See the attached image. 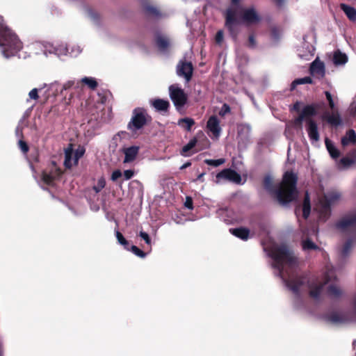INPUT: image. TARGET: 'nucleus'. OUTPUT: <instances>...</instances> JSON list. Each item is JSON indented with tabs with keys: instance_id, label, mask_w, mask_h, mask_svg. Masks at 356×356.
<instances>
[{
	"instance_id": "nucleus-21",
	"label": "nucleus",
	"mask_w": 356,
	"mask_h": 356,
	"mask_svg": "<svg viewBox=\"0 0 356 356\" xmlns=\"http://www.w3.org/2000/svg\"><path fill=\"white\" fill-rule=\"evenodd\" d=\"M251 127L248 124H242L238 128V137L243 138L245 140H248L250 137Z\"/></svg>"
},
{
	"instance_id": "nucleus-35",
	"label": "nucleus",
	"mask_w": 356,
	"mask_h": 356,
	"mask_svg": "<svg viewBox=\"0 0 356 356\" xmlns=\"http://www.w3.org/2000/svg\"><path fill=\"white\" fill-rule=\"evenodd\" d=\"M197 143V139L195 138L191 139L186 145H184L181 149V154L184 156H188L187 153L192 149Z\"/></svg>"
},
{
	"instance_id": "nucleus-49",
	"label": "nucleus",
	"mask_w": 356,
	"mask_h": 356,
	"mask_svg": "<svg viewBox=\"0 0 356 356\" xmlns=\"http://www.w3.org/2000/svg\"><path fill=\"white\" fill-rule=\"evenodd\" d=\"M74 84V81H68L61 86L60 88V93L63 92V90H66L72 88Z\"/></svg>"
},
{
	"instance_id": "nucleus-1",
	"label": "nucleus",
	"mask_w": 356,
	"mask_h": 356,
	"mask_svg": "<svg viewBox=\"0 0 356 356\" xmlns=\"http://www.w3.org/2000/svg\"><path fill=\"white\" fill-rule=\"evenodd\" d=\"M264 250L272 258V266L276 269L277 275L281 277L283 283L297 299L302 293L308 291L312 298L320 300L326 284H329V297L337 299L341 296L342 290L336 283H332L336 280L332 268L327 269L323 277L299 276L297 272L299 264L298 257L287 245L274 243L270 246L264 245Z\"/></svg>"
},
{
	"instance_id": "nucleus-5",
	"label": "nucleus",
	"mask_w": 356,
	"mask_h": 356,
	"mask_svg": "<svg viewBox=\"0 0 356 356\" xmlns=\"http://www.w3.org/2000/svg\"><path fill=\"white\" fill-rule=\"evenodd\" d=\"M340 197V193L335 191L327 192L318 197L314 209L319 213L321 220H325L328 218L330 214V206L337 202Z\"/></svg>"
},
{
	"instance_id": "nucleus-33",
	"label": "nucleus",
	"mask_w": 356,
	"mask_h": 356,
	"mask_svg": "<svg viewBox=\"0 0 356 356\" xmlns=\"http://www.w3.org/2000/svg\"><path fill=\"white\" fill-rule=\"evenodd\" d=\"M312 83V80L309 76H305L303 78L297 79L292 82L291 86V89L294 90L296 88V87L300 84H306V83Z\"/></svg>"
},
{
	"instance_id": "nucleus-29",
	"label": "nucleus",
	"mask_w": 356,
	"mask_h": 356,
	"mask_svg": "<svg viewBox=\"0 0 356 356\" xmlns=\"http://www.w3.org/2000/svg\"><path fill=\"white\" fill-rule=\"evenodd\" d=\"M311 211V206H310V200L308 193L307 192L305 194V197L303 202L302 205V214L303 217L307 219L309 214Z\"/></svg>"
},
{
	"instance_id": "nucleus-53",
	"label": "nucleus",
	"mask_w": 356,
	"mask_h": 356,
	"mask_svg": "<svg viewBox=\"0 0 356 356\" xmlns=\"http://www.w3.org/2000/svg\"><path fill=\"white\" fill-rule=\"evenodd\" d=\"M215 40L217 44H220L223 40V32L220 30L217 32Z\"/></svg>"
},
{
	"instance_id": "nucleus-25",
	"label": "nucleus",
	"mask_w": 356,
	"mask_h": 356,
	"mask_svg": "<svg viewBox=\"0 0 356 356\" xmlns=\"http://www.w3.org/2000/svg\"><path fill=\"white\" fill-rule=\"evenodd\" d=\"M356 142V134L354 130H349L345 136L341 138L343 146H347L350 144H354Z\"/></svg>"
},
{
	"instance_id": "nucleus-24",
	"label": "nucleus",
	"mask_w": 356,
	"mask_h": 356,
	"mask_svg": "<svg viewBox=\"0 0 356 356\" xmlns=\"http://www.w3.org/2000/svg\"><path fill=\"white\" fill-rule=\"evenodd\" d=\"M355 162H356V152H353L350 154L342 158L340 160V165H341L343 168H346L351 166Z\"/></svg>"
},
{
	"instance_id": "nucleus-37",
	"label": "nucleus",
	"mask_w": 356,
	"mask_h": 356,
	"mask_svg": "<svg viewBox=\"0 0 356 356\" xmlns=\"http://www.w3.org/2000/svg\"><path fill=\"white\" fill-rule=\"evenodd\" d=\"M316 113L315 108L312 105L306 106L303 108L301 114L305 117H309L314 115Z\"/></svg>"
},
{
	"instance_id": "nucleus-13",
	"label": "nucleus",
	"mask_w": 356,
	"mask_h": 356,
	"mask_svg": "<svg viewBox=\"0 0 356 356\" xmlns=\"http://www.w3.org/2000/svg\"><path fill=\"white\" fill-rule=\"evenodd\" d=\"M216 179L228 180L236 184H240L241 181V175L236 171L231 169H225L217 174Z\"/></svg>"
},
{
	"instance_id": "nucleus-61",
	"label": "nucleus",
	"mask_w": 356,
	"mask_h": 356,
	"mask_svg": "<svg viewBox=\"0 0 356 356\" xmlns=\"http://www.w3.org/2000/svg\"><path fill=\"white\" fill-rule=\"evenodd\" d=\"M272 35H273L274 38H276L277 37V31L275 29H273L272 31Z\"/></svg>"
},
{
	"instance_id": "nucleus-10",
	"label": "nucleus",
	"mask_w": 356,
	"mask_h": 356,
	"mask_svg": "<svg viewBox=\"0 0 356 356\" xmlns=\"http://www.w3.org/2000/svg\"><path fill=\"white\" fill-rule=\"evenodd\" d=\"M61 174V170L53 162L49 168L42 172L41 181L46 185H52L54 181L60 177Z\"/></svg>"
},
{
	"instance_id": "nucleus-46",
	"label": "nucleus",
	"mask_w": 356,
	"mask_h": 356,
	"mask_svg": "<svg viewBox=\"0 0 356 356\" xmlns=\"http://www.w3.org/2000/svg\"><path fill=\"white\" fill-rule=\"evenodd\" d=\"M84 150L83 149H78L74 152V163H78L79 159L83 155Z\"/></svg>"
},
{
	"instance_id": "nucleus-47",
	"label": "nucleus",
	"mask_w": 356,
	"mask_h": 356,
	"mask_svg": "<svg viewBox=\"0 0 356 356\" xmlns=\"http://www.w3.org/2000/svg\"><path fill=\"white\" fill-rule=\"evenodd\" d=\"M22 124H23V120H21L19 122V124L17 126L16 129H15V134H16L17 136L19 138H22V131H23Z\"/></svg>"
},
{
	"instance_id": "nucleus-64",
	"label": "nucleus",
	"mask_w": 356,
	"mask_h": 356,
	"mask_svg": "<svg viewBox=\"0 0 356 356\" xmlns=\"http://www.w3.org/2000/svg\"><path fill=\"white\" fill-rule=\"evenodd\" d=\"M353 346L355 347L356 346V340H354L353 342Z\"/></svg>"
},
{
	"instance_id": "nucleus-14",
	"label": "nucleus",
	"mask_w": 356,
	"mask_h": 356,
	"mask_svg": "<svg viewBox=\"0 0 356 356\" xmlns=\"http://www.w3.org/2000/svg\"><path fill=\"white\" fill-rule=\"evenodd\" d=\"M306 122V130L310 141L312 143L318 142L319 140V133L317 124L311 118H307Z\"/></svg>"
},
{
	"instance_id": "nucleus-40",
	"label": "nucleus",
	"mask_w": 356,
	"mask_h": 356,
	"mask_svg": "<svg viewBox=\"0 0 356 356\" xmlns=\"http://www.w3.org/2000/svg\"><path fill=\"white\" fill-rule=\"evenodd\" d=\"M81 52V49L79 46H72L68 47L67 56L71 57H76Z\"/></svg>"
},
{
	"instance_id": "nucleus-22",
	"label": "nucleus",
	"mask_w": 356,
	"mask_h": 356,
	"mask_svg": "<svg viewBox=\"0 0 356 356\" xmlns=\"http://www.w3.org/2000/svg\"><path fill=\"white\" fill-rule=\"evenodd\" d=\"M77 163H74V152L72 147H67L65 150V161L64 165L66 168H70Z\"/></svg>"
},
{
	"instance_id": "nucleus-31",
	"label": "nucleus",
	"mask_w": 356,
	"mask_h": 356,
	"mask_svg": "<svg viewBox=\"0 0 356 356\" xmlns=\"http://www.w3.org/2000/svg\"><path fill=\"white\" fill-rule=\"evenodd\" d=\"M325 145H326L327 149L328 150L330 156L333 159H337L339 157V152L330 140H329L328 139H326L325 140Z\"/></svg>"
},
{
	"instance_id": "nucleus-11",
	"label": "nucleus",
	"mask_w": 356,
	"mask_h": 356,
	"mask_svg": "<svg viewBox=\"0 0 356 356\" xmlns=\"http://www.w3.org/2000/svg\"><path fill=\"white\" fill-rule=\"evenodd\" d=\"M325 321L332 324H346L353 321L352 314L349 312H330L324 316Z\"/></svg>"
},
{
	"instance_id": "nucleus-59",
	"label": "nucleus",
	"mask_w": 356,
	"mask_h": 356,
	"mask_svg": "<svg viewBox=\"0 0 356 356\" xmlns=\"http://www.w3.org/2000/svg\"><path fill=\"white\" fill-rule=\"evenodd\" d=\"M191 162H186L184 164H183L181 167H180V170H184L189 166H191Z\"/></svg>"
},
{
	"instance_id": "nucleus-56",
	"label": "nucleus",
	"mask_w": 356,
	"mask_h": 356,
	"mask_svg": "<svg viewBox=\"0 0 356 356\" xmlns=\"http://www.w3.org/2000/svg\"><path fill=\"white\" fill-rule=\"evenodd\" d=\"M305 118L300 113V115L295 119L294 120V124L296 126H300L301 124H302V120L305 119Z\"/></svg>"
},
{
	"instance_id": "nucleus-42",
	"label": "nucleus",
	"mask_w": 356,
	"mask_h": 356,
	"mask_svg": "<svg viewBox=\"0 0 356 356\" xmlns=\"http://www.w3.org/2000/svg\"><path fill=\"white\" fill-rule=\"evenodd\" d=\"M105 185L106 181L104 178L102 177L98 179L97 184L93 186V189L96 193H99L102 189L104 188Z\"/></svg>"
},
{
	"instance_id": "nucleus-50",
	"label": "nucleus",
	"mask_w": 356,
	"mask_h": 356,
	"mask_svg": "<svg viewBox=\"0 0 356 356\" xmlns=\"http://www.w3.org/2000/svg\"><path fill=\"white\" fill-rule=\"evenodd\" d=\"M229 112H230V107L227 104H225L222 105L221 110L219 111V115L220 116H224Z\"/></svg>"
},
{
	"instance_id": "nucleus-12",
	"label": "nucleus",
	"mask_w": 356,
	"mask_h": 356,
	"mask_svg": "<svg viewBox=\"0 0 356 356\" xmlns=\"http://www.w3.org/2000/svg\"><path fill=\"white\" fill-rule=\"evenodd\" d=\"M193 72V67L191 62L180 60L177 65V74L184 77L186 82L191 81Z\"/></svg>"
},
{
	"instance_id": "nucleus-28",
	"label": "nucleus",
	"mask_w": 356,
	"mask_h": 356,
	"mask_svg": "<svg viewBox=\"0 0 356 356\" xmlns=\"http://www.w3.org/2000/svg\"><path fill=\"white\" fill-rule=\"evenodd\" d=\"M177 124L190 131L191 127L195 124V120L191 118H181L179 120Z\"/></svg>"
},
{
	"instance_id": "nucleus-27",
	"label": "nucleus",
	"mask_w": 356,
	"mask_h": 356,
	"mask_svg": "<svg viewBox=\"0 0 356 356\" xmlns=\"http://www.w3.org/2000/svg\"><path fill=\"white\" fill-rule=\"evenodd\" d=\"M348 61L347 56L341 52L340 51H336L333 56V62L336 65H344Z\"/></svg>"
},
{
	"instance_id": "nucleus-7",
	"label": "nucleus",
	"mask_w": 356,
	"mask_h": 356,
	"mask_svg": "<svg viewBox=\"0 0 356 356\" xmlns=\"http://www.w3.org/2000/svg\"><path fill=\"white\" fill-rule=\"evenodd\" d=\"M36 48L40 49L45 56L54 54L58 57L67 56L68 47L64 44L54 45L51 43H36Z\"/></svg>"
},
{
	"instance_id": "nucleus-20",
	"label": "nucleus",
	"mask_w": 356,
	"mask_h": 356,
	"mask_svg": "<svg viewBox=\"0 0 356 356\" xmlns=\"http://www.w3.org/2000/svg\"><path fill=\"white\" fill-rule=\"evenodd\" d=\"M229 232L235 236L242 240H247L249 238L250 231L244 227L230 229Z\"/></svg>"
},
{
	"instance_id": "nucleus-62",
	"label": "nucleus",
	"mask_w": 356,
	"mask_h": 356,
	"mask_svg": "<svg viewBox=\"0 0 356 356\" xmlns=\"http://www.w3.org/2000/svg\"><path fill=\"white\" fill-rule=\"evenodd\" d=\"M204 175V173H202V174L199 175L197 178V180H201Z\"/></svg>"
},
{
	"instance_id": "nucleus-63",
	"label": "nucleus",
	"mask_w": 356,
	"mask_h": 356,
	"mask_svg": "<svg viewBox=\"0 0 356 356\" xmlns=\"http://www.w3.org/2000/svg\"><path fill=\"white\" fill-rule=\"evenodd\" d=\"M90 17L92 19H93L94 20H95L96 19V15L94 14V13H90Z\"/></svg>"
},
{
	"instance_id": "nucleus-55",
	"label": "nucleus",
	"mask_w": 356,
	"mask_h": 356,
	"mask_svg": "<svg viewBox=\"0 0 356 356\" xmlns=\"http://www.w3.org/2000/svg\"><path fill=\"white\" fill-rule=\"evenodd\" d=\"M124 177L126 180L130 179L134 175V172L131 170H127L124 171Z\"/></svg>"
},
{
	"instance_id": "nucleus-48",
	"label": "nucleus",
	"mask_w": 356,
	"mask_h": 356,
	"mask_svg": "<svg viewBox=\"0 0 356 356\" xmlns=\"http://www.w3.org/2000/svg\"><path fill=\"white\" fill-rule=\"evenodd\" d=\"M139 236L143 238L147 245H151V239L149 234L145 232L140 231Z\"/></svg>"
},
{
	"instance_id": "nucleus-58",
	"label": "nucleus",
	"mask_w": 356,
	"mask_h": 356,
	"mask_svg": "<svg viewBox=\"0 0 356 356\" xmlns=\"http://www.w3.org/2000/svg\"><path fill=\"white\" fill-rule=\"evenodd\" d=\"M249 46L251 48H254L256 47V42L254 38L252 35L249 36Z\"/></svg>"
},
{
	"instance_id": "nucleus-15",
	"label": "nucleus",
	"mask_w": 356,
	"mask_h": 356,
	"mask_svg": "<svg viewBox=\"0 0 356 356\" xmlns=\"http://www.w3.org/2000/svg\"><path fill=\"white\" fill-rule=\"evenodd\" d=\"M207 128L208 131L212 134L213 138H219L221 133V128L220 126V120L216 115H212L209 118L207 123Z\"/></svg>"
},
{
	"instance_id": "nucleus-38",
	"label": "nucleus",
	"mask_w": 356,
	"mask_h": 356,
	"mask_svg": "<svg viewBox=\"0 0 356 356\" xmlns=\"http://www.w3.org/2000/svg\"><path fill=\"white\" fill-rule=\"evenodd\" d=\"M115 236L118 243L123 245L125 249L129 250V248L128 241L124 238L123 235L117 229L115 230Z\"/></svg>"
},
{
	"instance_id": "nucleus-4",
	"label": "nucleus",
	"mask_w": 356,
	"mask_h": 356,
	"mask_svg": "<svg viewBox=\"0 0 356 356\" xmlns=\"http://www.w3.org/2000/svg\"><path fill=\"white\" fill-rule=\"evenodd\" d=\"M0 47L3 56L6 58L14 56L22 48L17 35L3 24L0 25Z\"/></svg>"
},
{
	"instance_id": "nucleus-54",
	"label": "nucleus",
	"mask_w": 356,
	"mask_h": 356,
	"mask_svg": "<svg viewBox=\"0 0 356 356\" xmlns=\"http://www.w3.org/2000/svg\"><path fill=\"white\" fill-rule=\"evenodd\" d=\"M184 206L188 209H193V200L191 197H186V201L184 202Z\"/></svg>"
},
{
	"instance_id": "nucleus-17",
	"label": "nucleus",
	"mask_w": 356,
	"mask_h": 356,
	"mask_svg": "<svg viewBox=\"0 0 356 356\" xmlns=\"http://www.w3.org/2000/svg\"><path fill=\"white\" fill-rule=\"evenodd\" d=\"M337 227L343 231L349 227H356V212L342 218L337 223Z\"/></svg>"
},
{
	"instance_id": "nucleus-36",
	"label": "nucleus",
	"mask_w": 356,
	"mask_h": 356,
	"mask_svg": "<svg viewBox=\"0 0 356 356\" xmlns=\"http://www.w3.org/2000/svg\"><path fill=\"white\" fill-rule=\"evenodd\" d=\"M47 86H48L49 90H53V94L54 95H56L58 92L60 93V87H61V85L58 81H55L49 85H47L46 83L43 84V88H45Z\"/></svg>"
},
{
	"instance_id": "nucleus-41",
	"label": "nucleus",
	"mask_w": 356,
	"mask_h": 356,
	"mask_svg": "<svg viewBox=\"0 0 356 356\" xmlns=\"http://www.w3.org/2000/svg\"><path fill=\"white\" fill-rule=\"evenodd\" d=\"M224 159H206L204 162L209 165H212L214 167H218L225 163Z\"/></svg>"
},
{
	"instance_id": "nucleus-51",
	"label": "nucleus",
	"mask_w": 356,
	"mask_h": 356,
	"mask_svg": "<svg viewBox=\"0 0 356 356\" xmlns=\"http://www.w3.org/2000/svg\"><path fill=\"white\" fill-rule=\"evenodd\" d=\"M122 175V172L120 170H116L112 172L111 179L113 181H115L121 177Z\"/></svg>"
},
{
	"instance_id": "nucleus-26",
	"label": "nucleus",
	"mask_w": 356,
	"mask_h": 356,
	"mask_svg": "<svg viewBox=\"0 0 356 356\" xmlns=\"http://www.w3.org/2000/svg\"><path fill=\"white\" fill-rule=\"evenodd\" d=\"M156 42L159 49L162 52H165L170 45L169 40L162 35L156 37Z\"/></svg>"
},
{
	"instance_id": "nucleus-43",
	"label": "nucleus",
	"mask_w": 356,
	"mask_h": 356,
	"mask_svg": "<svg viewBox=\"0 0 356 356\" xmlns=\"http://www.w3.org/2000/svg\"><path fill=\"white\" fill-rule=\"evenodd\" d=\"M129 250L140 258H144L146 256V254L136 245H131Z\"/></svg>"
},
{
	"instance_id": "nucleus-57",
	"label": "nucleus",
	"mask_w": 356,
	"mask_h": 356,
	"mask_svg": "<svg viewBox=\"0 0 356 356\" xmlns=\"http://www.w3.org/2000/svg\"><path fill=\"white\" fill-rule=\"evenodd\" d=\"M314 48L313 47V46H309L308 47V53L309 54V55H299V56L300 58H307L308 56H313L312 55V52L314 51Z\"/></svg>"
},
{
	"instance_id": "nucleus-44",
	"label": "nucleus",
	"mask_w": 356,
	"mask_h": 356,
	"mask_svg": "<svg viewBox=\"0 0 356 356\" xmlns=\"http://www.w3.org/2000/svg\"><path fill=\"white\" fill-rule=\"evenodd\" d=\"M42 88H43V86L40 88L32 89L29 93V99L37 100L39 98L38 92L41 90Z\"/></svg>"
},
{
	"instance_id": "nucleus-16",
	"label": "nucleus",
	"mask_w": 356,
	"mask_h": 356,
	"mask_svg": "<svg viewBox=\"0 0 356 356\" xmlns=\"http://www.w3.org/2000/svg\"><path fill=\"white\" fill-rule=\"evenodd\" d=\"M309 71L313 76L321 79L325 74V65L322 61L316 58L312 63Z\"/></svg>"
},
{
	"instance_id": "nucleus-45",
	"label": "nucleus",
	"mask_w": 356,
	"mask_h": 356,
	"mask_svg": "<svg viewBox=\"0 0 356 356\" xmlns=\"http://www.w3.org/2000/svg\"><path fill=\"white\" fill-rule=\"evenodd\" d=\"M325 97H326V99L328 101V103H329V106H330V108L332 109V110H334L335 108V104L334 102V99H333V97H332V95H331V93L328 91H325Z\"/></svg>"
},
{
	"instance_id": "nucleus-19",
	"label": "nucleus",
	"mask_w": 356,
	"mask_h": 356,
	"mask_svg": "<svg viewBox=\"0 0 356 356\" xmlns=\"http://www.w3.org/2000/svg\"><path fill=\"white\" fill-rule=\"evenodd\" d=\"M150 105L159 112H166L170 106V103L168 100L163 99H154L149 101Z\"/></svg>"
},
{
	"instance_id": "nucleus-9",
	"label": "nucleus",
	"mask_w": 356,
	"mask_h": 356,
	"mask_svg": "<svg viewBox=\"0 0 356 356\" xmlns=\"http://www.w3.org/2000/svg\"><path fill=\"white\" fill-rule=\"evenodd\" d=\"M302 240L301 245L304 251H311L320 250V248L315 244L312 239L309 238L312 235L316 236L318 230L312 227L311 229H302Z\"/></svg>"
},
{
	"instance_id": "nucleus-30",
	"label": "nucleus",
	"mask_w": 356,
	"mask_h": 356,
	"mask_svg": "<svg viewBox=\"0 0 356 356\" xmlns=\"http://www.w3.org/2000/svg\"><path fill=\"white\" fill-rule=\"evenodd\" d=\"M353 244L354 242L352 238H349L346 241L341 250V253L343 257H346L350 254L351 250L353 248Z\"/></svg>"
},
{
	"instance_id": "nucleus-2",
	"label": "nucleus",
	"mask_w": 356,
	"mask_h": 356,
	"mask_svg": "<svg viewBox=\"0 0 356 356\" xmlns=\"http://www.w3.org/2000/svg\"><path fill=\"white\" fill-rule=\"evenodd\" d=\"M241 0H232V5L225 13V26L233 37L236 36L237 27L241 23L247 25L257 24L261 17L254 8H243Z\"/></svg>"
},
{
	"instance_id": "nucleus-18",
	"label": "nucleus",
	"mask_w": 356,
	"mask_h": 356,
	"mask_svg": "<svg viewBox=\"0 0 356 356\" xmlns=\"http://www.w3.org/2000/svg\"><path fill=\"white\" fill-rule=\"evenodd\" d=\"M139 152V147L137 146H131L124 148L122 152L124 154V163H128L134 161Z\"/></svg>"
},
{
	"instance_id": "nucleus-3",
	"label": "nucleus",
	"mask_w": 356,
	"mask_h": 356,
	"mask_svg": "<svg viewBox=\"0 0 356 356\" xmlns=\"http://www.w3.org/2000/svg\"><path fill=\"white\" fill-rule=\"evenodd\" d=\"M297 176L291 172H286L284 175L282 181L274 189L273 180L270 175L265 177L264 179V188L272 195L282 205H286L296 200L298 191L296 188Z\"/></svg>"
},
{
	"instance_id": "nucleus-52",
	"label": "nucleus",
	"mask_w": 356,
	"mask_h": 356,
	"mask_svg": "<svg viewBox=\"0 0 356 356\" xmlns=\"http://www.w3.org/2000/svg\"><path fill=\"white\" fill-rule=\"evenodd\" d=\"M19 147L22 152H23L24 153H26L29 151V147L27 144L22 140H19Z\"/></svg>"
},
{
	"instance_id": "nucleus-8",
	"label": "nucleus",
	"mask_w": 356,
	"mask_h": 356,
	"mask_svg": "<svg viewBox=\"0 0 356 356\" xmlns=\"http://www.w3.org/2000/svg\"><path fill=\"white\" fill-rule=\"evenodd\" d=\"M147 122V113L143 108H136L134 110L133 116L128 124L129 129L136 131L142 127Z\"/></svg>"
},
{
	"instance_id": "nucleus-23",
	"label": "nucleus",
	"mask_w": 356,
	"mask_h": 356,
	"mask_svg": "<svg viewBox=\"0 0 356 356\" xmlns=\"http://www.w3.org/2000/svg\"><path fill=\"white\" fill-rule=\"evenodd\" d=\"M340 7L350 20L356 21V9L355 8L345 3H341Z\"/></svg>"
},
{
	"instance_id": "nucleus-32",
	"label": "nucleus",
	"mask_w": 356,
	"mask_h": 356,
	"mask_svg": "<svg viewBox=\"0 0 356 356\" xmlns=\"http://www.w3.org/2000/svg\"><path fill=\"white\" fill-rule=\"evenodd\" d=\"M327 121L328 123L334 126L339 125L341 122L339 115L334 112L327 115Z\"/></svg>"
},
{
	"instance_id": "nucleus-39",
	"label": "nucleus",
	"mask_w": 356,
	"mask_h": 356,
	"mask_svg": "<svg viewBox=\"0 0 356 356\" xmlns=\"http://www.w3.org/2000/svg\"><path fill=\"white\" fill-rule=\"evenodd\" d=\"M81 82L86 84L91 89H95L97 86L96 80L92 77H84L81 79Z\"/></svg>"
},
{
	"instance_id": "nucleus-6",
	"label": "nucleus",
	"mask_w": 356,
	"mask_h": 356,
	"mask_svg": "<svg viewBox=\"0 0 356 356\" xmlns=\"http://www.w3.org/2000/svg\"><path fill=\"white\" fill-rule=\"evenodd\" d=\"M169 95L177 109L183 108L187 102V95L178 84L170 86Z\"/></svg>"
},
{
	"instance_id": "nucleus-34",
	"label": "nucleus",
	"mask_w": 356,
	"mask_h": 356,
	"mask_svg": "<svg viewBox=\"0 0 356 356\" xmlns=\"http://www.w3.org/2000/svg\"><path fill=\"white\" fill-rule=\"evenodd\" d=\"M144 8H145L146 14L147 15L155 17L161 16V14L159 12V10L155 7H153V6H149V5H146V6H144Z\"/></svg>"
},
{
	"instance_id": "nucleus-60",
	"label": "nucleus",
	"mask_w": 356,
	"mask_h": 356,
	"mask_svg": "<svg viewBox=\"0 0 356 356\" xmlns=\"http://www.w3.org/2000/svg\"><path fill=\"white\" fill-rule=\"evenodd\" d=\"M277 6H282L284 0H273Z\"/></svg>"
}]
</instances>
